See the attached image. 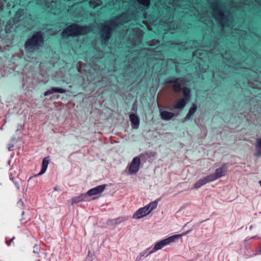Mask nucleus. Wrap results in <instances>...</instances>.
I'll return each instance as SVG.
<instances>
[{"instance_id": "obj_5", "label": "nucleus", "mask_w": 261, "mask_h": 261, "mask_svg": "<svg viewBox=\"0 0 261 261\" xmlns=\"http://www.w3.org/2000/svg\"><path fill=\"white\" fill-rule=\"evenodd\" d=\"M189 231L190 230H188L187 232L183 233L182 234H175L158 242L155 243L154 247L152 248L151 251H150L149 253H153L155 251L162 249L164 246L170 244L172 242H175L176 239H179L182 235L187 234Z\"/></svg>"}, {"instance_id": "obj_40", "label": "nucleus", "mask_w": 261, "mask_h": 261, "mask_svg": "<svg viewBox=\"0 0 261 261\" xmlns=\"http://www.w3.org/2000/svg\"><path fill=\"white\" fill-rule=\"evenodd\" d=\"M198 50L196 51L195 53H194L195 55H197L198 54Z\"/></svg>"}, {"instance_id": "obj_39", "label": "nucleus", "mask_w": 261, "mask_h": 261, "mask_svg": "<svg viewBox=\"0 0 261 261\" xmlns=\"http://www.w3.org/2000/svg\"><path fill=\"white\" fill-rule=\"evenodd\" d=\"M15 141V138H13L11 140V141Z\"/></svg>"}, {"instance_id": "obj_13", "label": "nucleus", "mask_w": 261, "mask_h": 261, "mask_svg": "<svg viewBox=\"0 0 261 261\" xmlns=\"http://www.w3.org/2000/svg\"><path fill=\"white\" fill-rule=\"evenodd\" d=\"M160 113L161 118L164 120H169L172 119L175 116V114L168 112L167 111H163L160 110Z\"/></svg>"}, {"instance_id": "obj_3", "label": "nucleus", "mask_w": 261, "mask_h": 261, "mask_svg": "<svg viewBox=\"0 0 261 261\" xmlns=\"http://www.w3.org/2000/svg\"><path fill=\"white\" fill-rule=\"evenodd\" d=\"M43 43L42 35L39 32L35 33L32 37L28 39L25 44V47L29 51H33L41 46Z\"/></svg>"}, {"instance_id": "obj_38", "label": "nucleus", "mask_w": 261, "mask_h": 261, "mask_svg": "<svg viewBox=\"0 0 261 261\" xmlns=\"http://www.w3.org/2000/svg\"><path fill=\"white\" fill-rule=\"evenodd\" d=\"M252 228H253V225H251L250 226V227H249V229L251 230H252Z\"/></svg>"}, {"instance_id": "obj_34", "label": "nucleus", "mask_w": 261, "mask_h": 261, "mask_svg": "<svg viewBox=\"0 0 261 261\" xmlns=\"http://www.w3.org/2000/svg\"><path fill=\"white\" fill-rule=\"evenodd\" d=\"M11 28V27L10 26V24L9 23H8L6 26V32L7 33L8 32H10L11 31H10V28Z\"/></svg>"}, {"instance_id": "obj_23", "label": "nucleus", "mask_w": 261, "mask_h": 261, "mask_svg": "<svg viewBox=\"0 0 261 261\" xmlns=\"http://www.w3.org/2000/svg\"><path fill=\"white\" fill-rule=\"evenodd\" d=\"M150 213H134L133 218L134 219H138L147 216Z\"/></svg>"}, {"instance_id": "obj_30", "label": "nucleus", "mask_w": 261, "mask_h": 261, "mask_svg": "<svg viewBox=\"0 0 261 261\" xmlns=\"http://www.w3.org/2000/svg\"><path fill=\"white\" fill-rule=\"evenodd\" d=\"M16 5V3L15 1H13L12 2H8L7 3V7L9 8H14Z\"/></svg>"}, {"instance_id": "obj_14", "label": "nucleus", "mask_w": 261, "mask_h": 261, "mask_svg": "<svg viewBox=\"0 0 261 261\" xmlns=\"http://www.w3.org/2000/svg\"><path fill=\"white\" fill-rule=\"evenodd\" d=\"M49 161L50 159L49 156L45 157L43 159L41 171L36 175V176H40L45 172V171L47 170Z\"/></svg>"}, {"instance_id": "obj_2", "label": "nucleus", "mask_w": 261, "mask_h": 261, "mask_svg": "<svg viewBox=\"0 0 261 261\" xmlns=\"http://www.w3.org/2000/svg\"><path fill=\"white\" fill-rule=\"evenodd\" d=\"M91 30H93V29L91 26H80L77 24H72L62 32V35L63 37L75 36L85 34Z\"/></svg>"}, {"instance_id": "obj_36", "label": "nucleus", "mask_w": 261, "mask_h": 261, "mask_svg": "<svg viewBox=\"0 0 261 261\" xmlns=\"http://www.w3.org/2000/svg\"><path fill=\"white\" fill-rule=\"evenodd\" d=\"M36 247H37V248L36 249H34L33 252L35 253H39L38 250H40V248H39V247H38L37 246V245L36 244L35 245L34 248Z\"/></svg>"}, {"instance_id": "obj_15", "label": "nucleus", "mask_w": 261, "mask_h": 261, "mask_svg": "<svg viewBox=\"0 0 261 261\" xmlns=\"http://www.w3.org/2000/svg\"><path fill=\"white\" fill-rule=\"evenodd\" d=\"M129 119L132 124V127L135 129L138 128L140 124L139 117L135 114H130Z\"/></svg>"}, {"instance_id": "obj_20", "label": "nucleus", "mask_w": 261, "mask_h": 261, "mask_svg": "<svg viewBox=\"0 0 261 261\" xmlns=\"http://www.w3.org/2000/svg\"><path fill=\"white\" fill-rule=\"evenodd\" d=\"M152 248L151 247L148 248L144 250L143 252L140 253L137 258H139V260L141 259L142 257L143 256H147L148 255L151 254L152 253H149L150 251H151Z\"/></svg>"}, {"instance_id": "obj_21", "label": "nucleus", "mask_w": 261, "mask_h": 261, "mask_svg": "<svg viewBox=\"0 0 261 261\" xmlns=\"http://www.w3.org/2000/svg\"><path fill=\"white\" fill-rule=\"evenodd\" d=\"M157 205L158 202L156 201L151 202L149 204L146 205L148 208V212H151V211L157 207Z\"/></svg>"}, {"instance_id": "obj_29", "label": "nucleus", "mask_w": 261, "mask_h": 261, "mask_svg": "<svg viewBox=\"0 0 261 261\" xmlns=\"http://www.w3.org/2000/svg\"><path fill=\"white\" fill-rule=\"evenodd\" d=\"M81 201H82L81 200V199L79 198V196H76V197H74V198H73L72 199V204L77 203H79L80 202H81Z\"/></svg>"}, {"instance_id": "obj_37", "label": "nucleus", "mask_w": 261, "mask_h": 261, "mask_svg": "<svg viewBox=\"0 0 261 261\" xmlns=\"http://www.w3.org/2000/svg\"><path fill=\"white\" fill-rule=\"evenodd\" d=\"M258 238L257 237V236H254L253 237H251L250 238H249V239H246L245 241H247L248 240H249L250 239H258Z\"/></svg>"}, {"instance_id": "obj_9", "label": "nucleus", "mask_w": 261, "mask_h": 261, "mask_svg": "<svg viewBox=\"0 0 261 261\" xmlns=\"http://www.w3.org/2000/svg\"><path fill=\"white\" fill-rule=\"evenodd\" d=\"M225 169L224 167L217 169L215 173L208 175L212 181H213L225 175Z\"/></svg>"}, {"instance_id": "obj_12", "label": "nucleus", "mask_w": 261, "mask_h": 261, "mask_svg": "<svg viewBox=\"0 0 261 261\" xmlns=\"http://www.w3.org/2000/svg\"><path fill=\"white\" fill-rule=\"evenodd\" d=\"M212 182L210 178L209 177V176L207 175L203 178H201L198 180L194 185L193 188L198 189L202 186H204L208 182Z\"/></svg>"}, {"instance_id": "obj_31", "label": "nucleus", "mask_w": 261, "mask_h": 261, "mask_svg": "<svg viewBox=\"0 0 261 261\" xmlns=\"http://www.w3.org/2000/svg\"><path fill=\"white\" fill-rule=\"evenodd\" d=\"M136 212H148V208H147V206L146 205L145 206H144L143 207H141V208H139L136 211Z\"/></svg>"}, {"instance_id": "obj_33", "label": "nucleus", "mask_w": 261, "mask_h": 261, "mask_svg": "<svg viewBox=\"0 0 261 261\" xmlns=\"http://www.w3.org/2000/svg\"><path fill=\"white\" fill-rule=\"evenodd\" d=\"M256 253L255 254H261V244L259 245V246L257 247V248L256 249Z\"/></svg>"}, {"instance_id": "obj_42", "label": "nucleus", "mask_w": 261, "mask_h": 261, "mask_svg": "<svg viewBox=\"0 0 261 261\" xmlns=\"http://www.w3.org/2000/svg\"><path fill=\"white\" fill-rule=\"evenodd\" d=\"M19 12V10L18 11H17V15H18Z\"/></svg>"}, {"instance_id": "obj_24", "label": "nucleus", "mask_w": 261, "mask_h": 261, "mask_svg": "<svg viewBox=\"0 0 261 261\" xmlns=\"http://www.w3.org/2000/svg\"><path fill=\"white\" fill-rule=\"evenodd\" d=\"M15 239V237H13L12 238H6L5 242L8 246H11L12 245L14 246V240Z\"/></svg>"}, {"instance_id": "obj_41", "label": "nucleus", "mask_w": 261, "mask_h": 261, "mask_svg": "<svg viewBox=\"0 0 261 261\" xmlns=\"http://www.w3.org/2000/svg\"><path fill=\"white\" fill-rule=\"evenodd\" d=\"M135 261H140V260H139V258H136V259Z\"/></svg>"}, {"instance_id": "obj_10", "label": "nucleus", "mask_w": 261, "mask_h": 261, "mask_svg": "<svg viewBox=\"0 0 261 261\" xmlns=\"http://www.w3.org/2000/svg\"><path fill=\"white\" fill-rule=\"evenodd\" d=\"M126 217H120L116 219H109L107 222V224L109 226H114L120 224L127 220Z\"/></svg>"}, {"instance_id": "obj_28", "label": "nucleus", "mask_w": 261, "mask_h": 261, "mask_svg": "<svg viewBox=\"0 0 261 261\" xmlns=\"http://www.w3.org/2000/svg\"><path fill=\"white\" fill-rule=\"evenodd\" d=\"M15 171H11V172H10L9 177H10V180L13 181V182L15 184H16V182L14 180V179L15 178Z\"/></svg>"}, {"instance_id": "obj_6", "label": "nucleus", "mask_w": 261, "mask_h": 261, "mask_svg": "<svg viewBox=\"0 0 261 261\" xmlns=\"http://www.w3.org/2000/svg\"><path fill=\"white\" fill-rule=\"evenodd\" d=\"M167 83L173 84V89L174 92L178 93L181 91V87L185 84V81L182 78L175 79L170 78L166 81Z\"/></svg>"}, {"instance_id": "obj_16", "label": "nucleus", "mask_w": 261, "mask_h": 261, "mask_svg": "<svg viewBox=\"0 0 261 261\" xmlns=\"http://www.w3.org/2000/svg\"><path fill=\"white\" fill-rule=\"evenodd\" d=\"M66 90L64 89L57 87H52L51 89L48 90L46 92H44V95L45 96H48L49 95L52 94L54 93L58 92L60 93H66Z\"/></svg>"}, {"instance_id": "obj_8", "label": "nucleus", "mask_w": 261, "mask_h": 261, "mask_svg": "<svg viewBox=\"0 0 261 261\" xmlns=\"http://www.w3.org/2000/svg\"><path fill=\"white\" fill-rule=\"evenodd\" d=\"M106 185H102L93 188L88 191V195L89 196H98L106 189Z\"/></svg>"}, {"instance_id": "obj_25", "label": "nucleus", "mask_w": 261, "mask_h": 261, "mask_svg": "<svg viewBox=\"0 0 261 261\" xmlns=\"http://www.w3.org/2000/svg\"><path fill=\"white\" fill-rule=\"evenodd\" d=\"M256 147L257 154L261 155V138L258 139L256 141Z\"/></svg>"}, {"instance_id": "obj_22", "label": "nucleus", "mask_w": 261, "mask_h": 261, "mask_svg": "<svg viewBox=\"0 0 261 261\" xmlns=\"http://www.w3.org/2000/svg\"><path fill=\"white\" fill-rule=\"evenodd\" d=\"M89 3L90 7L93 8L100 6L102 4V2L100 0H91L89 1Z\"/></svg>"}, {"instance_id": "obj_7", "label": "nucleus", "mask_w": 261, "mask_h": 261, "mask_svg": "<svg viewBox=\"0 0 261 261\" xmlns=\"http://www.w3.org/2000/svg\"><path fill=\"white\" fill-rule=\"evenodd\" d=\"M141 164L140 159L139 156L135 157L132 161L129 166V173L130 174L136 173L139 170Z\"/></svg>"}, {"instance_id": "obj_26", "label": "nucleus", "mask_w": 261, "mask_h": 261, "mask_svg": "<svg viewBox=\"0 0 261 261\" xmlns=\"http://www.w3.org/2000/svg\"><path fill=\"white\" fill-rule=\"evenodd\" d=\"M79 197L82 201H86L89 200V196L88 195V192L87 193L81 194L79 196Z\"/></svg>"}, {"instance_id": "obj_43", "label": "nucleus", "mask_w": 261, "mask_h": 261, "mask_svg": "<svg viewBox=\"0 0 261 261\" xmlns=\"http://www.w3.org/2000/svg\"><path fill=\"white\" fill-rule=\"evenodd\" d=\"M97 197H94L93 199H95L96 198H97Z\"/></svg>"}, {"instance_id": "obj_32", "label": "nucleus", "mask_w": 261, "mask_h": 261, "mask_svg": "<svg viewBox=\"0 0 261 261\" xmlns=\"http://www.w3.org/2000/svg\"><path fill=\"white\" fill-rule=\"evenodd\" d=\"M8 0H0V11L3 10L4 5L5 3H6Z\"/></svg>"}, {"instance_id": "obj_4", "label": "nucleus", "mask_w": 261, "mask_h": 261, "mask_svg": "<svg viewBox=\"0 0 261 261\" xmlns=\"http://www.w3.org/2000/svg\"><path fill=\"white\" fill-rule=\"evenodd\" d=\"M213 10V15L215 18L222 26L225 24L226 17L224 14L223 9L218 1L214 2L212 4Z\"/></svg>"}, {"instance_id": "obj_17", "label": "nucleus", "mask_w": 261, "mask_h": 261, "mask_svg": "<svg viewBox=\"0 0 261 261\" xmlns=\"http://www.w3.org/2000/svg\"><path fill=\"white\" fill-rule=\"evenodd\" d=\"M197 110V106L195 104L193 103L192 107L190 108L189 112L186 117L182 120V122L190 119L192 115L195 113Z\"/></svg>"}, {"instance_id": "obj_1", "label": "nucleus", "mask_w": 261, "mask_h": 261, "mask_svg": "<svg viewBox=\"0 0 261 261\" xmlns=\"http://www.w3.org/2000/svg\"><path fill=\"white\" fill-rule=\"evenodd\" d=\"M130 20V17L127 13H124L117 17L113 21L105 22L102 25L101 31L102 41L106 43V42L111 37V32L116 26L123 24L128 21Z\"/></svg>"}, {"instance_id": "obj_11", "label": "nucleus", "mask_w": 261, "mask_h": 261, "mask_svg": "<svg viewBox=\"0 0 261 261\" xmlns=\"http://www.w3.org/2000/svg\"><path fill=\"white\" fill-rule=\"evenodd\" d=\"M188 102L186 99L181 98L177 99L174 103L173 109L175 110H182Z\"/></svg>"}, {"instance_id": "obj_18", "label": "nucleus", "mask_w": 261, "mask_h": 261, "mask_svg": "<svg viewBox=\"0 0 261 261\" xmlns=\"http://www.w3.org/2000/svg\"><path fill=\"white\" fill-rule=\"evenodd\" d=\"M45 5L47 6V7L50 8V9L53 11L51 12L55 14L58 13L57 11H54V8L57 7V1H56V0H51L50 3L46 2Z\"/></svg>"}, {"instance_id": "obj_27", "label": "nucleus", "mask_w": 261, "mask_h": 261, "mask_svg": "<svg viewBox=\"0 0 261 261\" xmlns=\"http://www.w3.org/2000/svg\"><path fill=\"white\" fill-rule=\"evenodd\" d=\"M137 1L140 4H141L146 7H148L150 4V0H137Z\"/></svg>"}, {"instance_id": "obj_35", "label": "nucleus", "mask_w": 261, "mask_h": 261, "mask_svg": "<svg viewBox=\"0 0 261 261\" xmlns=\"http://www.w3.org/2000/svg\"><path fill=\"white\" fill-rule=\"evenodd\" d=\"M14 147V144H12V143H10L8 145V150L9 151H11L12 150V148H13Z\"/></svg>"}, {"instance_id": "obj_19", "label": "nucleus", "mask_w": 261, "mask_h": 261, "mask_svg": "<svg viewBox=\"0 0 261 261\" xmlns=\"http://www.w3.org/2000/svg\"><path fill=\"white\" fill-rule=\"evenodd\" d=\"M183 95L184 96V98H182V99H186V101L188 102L190 99V96H191V90L189 88L184 87L182 89Z\"/></svg>"}]
</instances>
